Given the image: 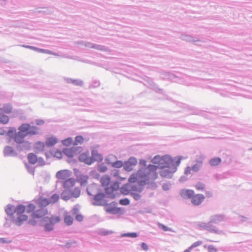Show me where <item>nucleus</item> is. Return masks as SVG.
Listing matches in <instances>:
<instances>
[{"instance_id":"15","label":"nucleus","mask_w":252,"mask_h":252,"mask_svg":"<svg viewBox=\"0 0 252 252\" xmlns=\"http://www.w3.org/2000/svg\"><path fill=\"white\" fill-rule=\"evenodd\" d=\"M91 158L93 159V162L94 160L102 161L103 160L102 156L99 154L95 150L92 151Z\"/></svg>"},{"instance_id":"33","label":"nucleus","mask_w":252,"mask_h":252,"mask_svg":"<svg viewBox=\"0 0 252 252\" xmlns=\"http://www.w3.org/2000/svg\"><path fill=\"white\" fill-rule=\"evenodd\" d=\"M84 141V138L81 136H77L75 137V141L74 144L75 145H77L78 144H81Z\"/></svg>"},{"instance_id":"26","label":"nucleus","mask_w":252,"mask_h":252,"mask_svg":"<svg viewBox=\"0 0 252 252\" xmlns=\"http://www.w3.org/2000/svg\"><path fill=\"white\" fill-rule=\"evenodd\" d=\"M195 189L197 190H204L205 189V185L201 182H198L195 186Z\"/></svg>"},{"instance_id":"41","label":"nucleus","mask_w":252,"mask_h":252,"mask_svg":"<svg viewBox=\"0 0 252 252\" xmlns=\"http://www.w3.org/2000/svg\"><path fill=\"white\" fill-rule=\"evenodd\" d=\"M191 168L190 167H187L186 169H185V174L186 175H188L190 173V172H191Z\"/></svg>"},{"instance_id":"31","label":"nucleus","mask_w":252,"mask_h":252,"mask_svg":"<svg viewBox=\"0 0 252 252\" xmlns=\"http://www.w3.org/2000/svg\"><path fill=\"white\" fill-rule=\"evenodd\" d=\"M72 142H73V141H72V138H68L67 139H65L63 140L62 143L63 145H64L66 146H69L72 144Z\"/></svg>"},{"instance_id":"11","label":"nucleus","mask_w":252,"mask_h":252,"mask_svg":"<svg viewBox=\"0 0 252 252\" xmlns=\"http://www.w3.org/2000/svg\"><path fill=\"white\" fill-rule=\"evenodd\" d=\"M28 159L29 162L32 164L36 163L38 161L39 163H40V165H42L45 164L43 158H39L38 159L37 156L33 153L29 154L28 156Z\"/></svg>"},{"instance_id":"35","label":"nucleus","mask_w":252,"mask_h":252,"mask_svg":"<svg viewBox=\"0 0 252 252\" xmlns=\"http://www.w3.org/2000/svg\"><path fill=\"white\" fill-rule=\"evenodd\" d=\"M31 49H33L35 51H37L39 52H41V53H47V54H50V52L48 50H44V49H37L35 47H29Z\"/></svg>"},{"instance_id":"30","label":"nucleus","mask_w":252,"mask_h":252,"mask_svg":"<svg viewBox=\"0 0 252 252\" xmlns=\"http://www.w3.org/2000/svg\"><path fill=\"white\" fill-rule=\"evenodd\" d=\"M204 247L207 248L209 252H217V249L213 245H205Z\"/></svg>"},{"instance_id":"32","label":"nucleus","mask_w":252,"mask_h":252,"mask_svg":"<svg viewBox=\"0 0 252 252\" xmlns=\"http://www.w3.org/2000/svg\"><path fill=\"white\" fill-rule=\"evenodd\" d=\"M201 165H202V162L201 161L198 162V163L194 164L192 166V167L191 168V169L194 172H197L200 168Z\"/></svg>"},{"instance_id":"50","label":"nucleus","mask_w":252,"mask_h":252,"mask_svg":"<svg viewBox=\"0 0 252 252\" xmlns=\"http://www.w3.org/2000/svg\"><path fill=\"white\" fill-rule=\"evenodd\" d=\"M121 192H122V193H125V194H126V192H125V191H124V188H121Z\"/></svg>"},{"instance_id":"17","label":"nucleus","mask_w":252,"mask_h":252,"mask_svg":"<svg viewBox=\"0 0 252 252\" xmlns=\"http://www.w3.org/2000/svg\"><path fill=\"white\" fill-rule=\"evenodd\" d=\"M97 190V187L95 185L90 186L87 188L88 193L90 195H94L96 192Z\"/></svg>"},{"instance_id":"4","label":"nucleus","mask_w":252,"mask_h":252,"mask_svg":"<svg viewBox=\"0 0 252 252\" xmlns=\"http://www.w3.org/2000/svg\"><path fill=\"white\" fill-rule=\"evenodd\" d=\"M75 180L72 178L63 182L64 190L61 194L63 200L67 201L72 197L77 198L80 196V189L78 187H75Z\"/></svg>"},{"instance_id":"6","label":"nucleus","mask_w":252,"mask_h":252,"mask_svg":"<svg viewBox=\"0 0 252 252\" xmlns=\"http://www.w3.org/2000/svg\"><path fill=\"white\" fill-rule=\"evenodd\" d=\"M111 178L108 175L103 176L100 180L102 186L105 188V193L108 195V197L114 198L115 195L113 194V192L119 189V184L118 182H115L110 187H108Z\"/></svg>"},{"instance_id":"2","label":"nucleus","mask_w":252,"mask_h":252,"mask_svg":"<svg viewBox=\"0 0 252 252\" xmlns=\"http://www.w3.org/2000/svg\"><path fill=\"white\" fill-rule=\"evenodd\" d=\"M35 209V206L33 204H29L25 206L20 204L16 208L11 205H8L6 206L5 210L6 213L9 216H13L14 214H16L17 219L15 220L16 224L21 225L24 221L28 220V217L24 213H32Z\"/></svg>"},{"instance_id":"34","label":"nucleus","mask_w":252,"mask_h":252,"mask_svg":"<svg viewBox=\"0 0 252 252\" xmlns=\"http://www.w3.org/2000/svg\"><path fill=\"white\" fill-rule=\"evenodd\" d=\"M222 217L220 215H216L213 217V218L212 219L211 222H217L219 221H221L222 220Z\"/></svg>"},{"instance_id":"47","label":"nucleus","mask_w":252,"mask_h":252,"mask_svg":"<svg viewBox=\"0 0 252 252\" xmlns=\"http://www.w3.org/2000/svg\"><path fill=\"white\" fill-rule=\"evenodd\" d=\"M7 242L6 240H4V238H0V243H5Z\"/></svg>"},{"instance_id":"22","label":"nucleus","mask_w":252,"mask_h":252,"mask_svg":"<svg viewBox=\"0 0 252 252\" xmlns=\"http://www.w3.org/2000/svg\"><path fill=\"white\" fill-rule=\"evenodd\" d=\"M117 159V157L113 155H110L108 156L106 160L107 163L110 164H112Z\"/></svg>"},{"instance_id":"29","label":"nucleus","mask_w":252,"mask_h":252,"mask_svg":"<svg viewBox=\"0 0 252 252\" xmlns=\"http://www.w3.org/2000/svg\"><path fill=\"white\" fill-rule=\"evenodd\" d=\"M0 122L2 124H6L9 122V118L6 115H1L0 116Z\"/></svg>"},{"instance_id":"28","label":"nucleus","mask_w":252,"mask_h":252,"mask_svg":"<svg viewBox=\"0 0 252 252\" xmlns=\"http://www.w3.org/2000/svg\"><path fill=\"white\" fill-rule=\"evenodd\" d=\"M111 165L116 168H120L123 166V163L120 160H115Z\"/></svg>"},{"instance_id":"39","label":"nucleus","mask_w":252,"mask_h":252,"mask_svg":"<svg viewBox=\"0 0 252 252\" xmlns=\"http://www.w3.org/2000/svg\"><path fill=\"white\" fill-rule=\"evenodd\" d=\"M123 236H128L132 238H135L137 237V235L136 233H129L125 234L123 235Z\"/></svg>"},{"instance_id":"7","label":"nucleus","mask_w":252,"mask_h":252,"mask_svg":"<svg viewBox=\"0 0 252 252\" xmlns=\"http://www.w3.org/2000/svg\"><path fill=\"white\" fill-rule=\"evenodd\" d=\"M159 161L161 162V164L163 163L162 161L165 162L164 165H161L159 167L161 168L159 174L162 177H169L173 173L175 172L176 168L175 167L173 160L171 158H162Z\"/></svg>"},{"instance_id":"37","label":"nucleus","mask_w":252,"mask_h":252,"mask_svg":"<svg viewBox=\"0 0 252 252\" xmlns=\"http://www.w3.org/2000/svg\"><path fill=\"white\" fill-rule=\"evenodd\" d=\"M202 243V241H197V242H195L194 243H193L191 246H190V249H193L195 247H198L200 245H201Z\"/></svg>"},{"instance_id":"3","label":"nucleus","mask_w":252,"mask_h":252,"mask_svg":"<svg viewBox=\"0 0 252 252\" xmlns=\"http://www.w3.org/2000/svg\"><path fill=\"white\" fill-rule=\"evenodd\" d=\"M19 131L16 132L14 128H11L8 131V135L12 138L15 142L22 143L25 137L28 135H33L38 134V128L34 126H31L28 124H23L18 127Z\"/></svg>"},{"instance_id":"43","label":"nucleus","mask_w":252,"mask_h":252,"mask_svg":"<svg viewBox=\"0 0 252 252\" xmlns=\"http://www.w3.org/2000/svg\"><path fill=\"white\" fill-rule=\"evenodd\" d=\"M83 217L81 215H77L76 216V219L79 221H81L83 220Z\"/></svg>"},{"instance_id":"49","label":"nucleus","mask_w":252,"mask_h":252,"mask_svg":"<svg viewBox=\"0 0 252 252\" xmlns=\"http://www.w3.org/2000/svg\"><path fill=\"white\" fill-rule=\"evenodd\" d=\"M118 175V171H116L114 173V176H117Z\"/></svg>"},{"instance_id":"46","label":"nucleus","mask_w":252,"mask_h":252,"mask_svg":"<svg viewBox=\"0 0 252 252\" xmlns=\"http://www.w3.org/2000/svg\"><path fill=\"white\" fill-rule=\"evenodd\" d=\"M107 167L106 166H103L102 167L99 168V170L101 172H104L106 171Z\"/></svg>"},{"instance_id":"8","label":"nucleus","mask_w":252,"mask_h":252,"mask_svg":"<svg viewBox=\"0 0 252 252\" xmlns=\"http://www.w3.org/2000/svg\"><path fill=\"white\" fill-rule=\"evenodd\" d=\"M181 195L185 198H189L191 202L195 206L200 205L205 199V196L200 193L194 194V191L191 189H183L181 191Z\"/></svg>"},{"instance_id":"23","label":"nucleus","mask_w":252,"mask_h":252,"mask_svg":"<svg viewBox=\"0 0 252 252\" xmlns=\"http://www.w3.org/2000/svg\"><path fill=\"white\" fill-rule=\"evenodd\" d=\"M73 218L69 215H66L64 218V222L67 225H71L73 222Z\"/></svg>"},{"instance_id":"44","label":"nucleus","mask_w":252,"mask_h":252,"mask_svg":"<svg viewBox=\"0 0 252 252\" xmlns=\"http://www.w3.org/2000/svg\"><path fill=\"white\" fill-rule=\"evenodd\" d=\"M205 194L207 197H211L212 196V193L210 191H206Z\"/></svg>"},{"instance_id":"36","label":"nucleus","mask_w":252,"mask_h":252,"mask_svg":"<svg viewBox=\"0 0 252 252\" xmlns=\"http://www.w3.org/2000/svg\"><path fill=\"white\" fill-rule=\"evenodd\" d=\"M119 202L121 205H127L129 204V200L128 199L126 198V199H121L120 200Z\"/></svg>"},{"instance_id":"51","label":"nucleus","mask_w":252,"mask_h":252,"mask_svg":"<svg viewBox=\"0 0 252 252\" xmlns=\"http://www.w3.org/2000/svg\"><path fill=\"white\" fill-rule=\"evenodd\" d=\"M157 158H158L157 157H155V158L153 159V162L154 163H156V160L157 159Z\"/></svg>"},{"instance_id":"9","label":"nucleus","mask_w":252,"mask_h":252,"mask_svg":"<svg viewBox=\"0 0 252 252\" xmlns=\"http://www.w3.org/2000/svg\"><path fill=\"white\" fill-rule=\"evenodd\" d=\"M44 222L47 223L45 224L44 227L46 231H49L53 229V225L60 221V218L58 216H53L50 218H44L43 220Z\"/></svg>"},{"instance_id":"40","label":"nucleus","mask_w":252,"mask_h":252,"mask_svg":"<svg viewBox=\"0 0 252 252\" xmlns=\"http://www.w3.org/2000/svg\"><path fill=\"white\" fill-rule=\"evenodd\" d=\"M141 247L144 251H147L148 250V246L145 243H142Z\"/></svg>"},{"instance_id":"48","label":"nucleus","mask_w":252,"mask_h":252,"mask_svg":"<svg viewBox=\"0 0 252 252\" xmlns=\"http://www.w3.org/2000/svg\"><path fill=\"white\" fill-rule=\"evenodd\" d=\"M192 249H190V247L187 250H185L184 252H190Z\"/></svg>"},{"instance_id":"42","label":"nucleus","mask_w":252,"mask_h":252,"mask_svg":"<svg viewBox=\"0 0 252 252\" xmlns=\"http://www.w3.org/2000/svg\"><path fill=\"white\" fill-rule=\"evenodd\" d=\"M4 151L5 153L11 152H12V149L9 146H7L5 148Z\"/></svg>"},{"instance_id":"21","label":"nucleus","mask_w":252,"mask_h":252,"mask_svg":"<svg viewBox=\"0 0 252 252\" xmlns=\"http://www.w3.org/2000/svg\"><path fill=\"white\" fill-rule=\"evenodd\" d=\"M57 138L55 137H50L46 140V144L49 146H53L57 143Z\"/></svg>"},{"instance_id":"5","label":"nucleus","mask_w":252,"mask_h":252,"mask_svg":"<svg viewBox=\"0 0 252 252\" xmlns=\"http://www.w3.org/2000/svg\"><path fill=\"white\" fill-rule=\"evenodd\" d=\"M34 201L40 207V209L34 211L33 210L32 212V219L29 220L28 223L32 225L36 224L35 219L41 218L47 214L48 211L44 207L50 204L49 198H44L42 197L35 199Z\"/></svg>"},{"instance_id":"20","label":"nucleus","mask_w":252,"mask_h":252,"mask_svg":"<svg viewBox=\"0 0 252 252\" xmlns=\"http://www.w3.org/2000/svg\"><path fill=\"white\" fill-rule=\"evenodd\" d=\"M4 112L9 114L12 112V107L10 105L6 104L3 106L2 108H0V113Z\"/></svg>"},{"instance_id":"38","label":"nucleus","mask_w":252,"mask_h":252,"mask_svg":"<svg viewBox=\"0 0 252 252\" xmlns=\"http://www.w3.org/2000/svg\"><path fill=\"white\" fill-rule=\"evenodd\" d=\"M158 226L165 231H169L170 230L167 226L160 223H158Z\"/></svg>"},{"instance_id":"16","label":"nucleus","mask_w":252,"mask_h":252,"mask_svg":"<svg viewBox=\"0 0 252 252\" xmlns=\"http://www.w3.org/2000/svg\"><path fill=\"white\" fill-rule=\"evenodd\" d=\"M63 153L69 158H72L75 154V150L73 148H65L63 150Z\"/></svg>"},{"instance_id":"24","label":"nucleus","mask_w":252,"mask_h":252,"mask_svg":"<svg viewBox=\"0 0 252 252\" xmlns=\"http://www.w3.org/2000/svg\"><path fill=\"white\" fill-rule=\"evenodd\" d=\"M88 179V176H82L80 177L79 178V182H80L81 186L85 185L87 183Z\"/></svg>"},{"instance_id":"10","label":"nucleus","mask_w":252,"mask_h":252,"mask_svg":"<svg viewBox=\"0 0 252 252\" xmlns=\"http://www.w3.org/2000/svg\"><path fill=\"white\" fill-rule=\"evenodd\" d=\"M71 173L67 170H62L58 171L56 174V177L60 182L63 183L70 178Z\"/></svg>"},{"instance_id":"18","label":"nucleus","mask_w":252,"mask_h":252,"mask_svg":"<svg viewBox=\"0 0 252 252\" xmlns=\"http://www.w3.org/2000/svg\"><path fill=\"white\" fill-rule=\"evenodd\" d=\"M44 143L40 141L36 142L34 145V148L37 152L43 151L44 149Z\"/></svg>"},{"instance_id":"1","label":"nucleus","mask_w":252,"mask_h":252,"mask_svg":"<svg viewBox=\"0 0 252 252\" xmlns=\"http://www.w3.org/2000/svg\"><path fill=\"white\" fill-rule=\"evenodd\" d=\"M157 168L156 165H149L147 167L140 169L130 177L128 181L131 183L137 182L140 185L143 186L150 181H154L157 178Z\"/></svg>"},{"instance_id":"19","label":"nucleus","mask_w":252,"mask_h":252,"mask_svg":"<svg viewBox=\"0 0 252 252\" xmlns=\"http://www.w3.org/2000/svg\"><path fill=\"white\" fill-rule=\"evenodd\" d=\"M221 161V159L220 158H215L210 160L209 163L212 166H216L219 165Z\"/></svg>"},{"instance_id":"45","label":"nucleus","mask_w":252,"mask_h":252,"mask_svg":"<svg viewBox=\"0 0 252 252\" xmlns=\"http://www.w3.org/2000/svg\"><path fill=\"white\" fill-rule=\"evenodd\" d=\"M181 159H182L181 158H178L177 160L176 161L175 166H178L180 164Z\"/></svg>"},{"instance_id":"13","label":"nucleus","mask_w":252,"mask_h":252,"mask_svg":"<svg viewBox=\"0 0 252 252\" xmlns=\"http://www.w3.org/2000/svg\"><path fill=\"white\" fill-rule=\"evenodd\" d=\"M137 163V160L136 158H131L129 159L127 162L126 163L125 168L127 171H130L132 169V166L135 165Z\"/></svg>"},{"instance_id":"12","label":"nucleus","mask_w":252,"mask_h":252,"mask_svg":"<svg viewBox=\"0 0 252 252\" xmlns=\"http://www.w3.org/2000/svg\"><path fill=\"white\" fill-rule=\"evenodd\" d=\"M79 160L81 161L84 162L87 164H91L93 162V160L89 157L88 153H84L81 154L79 156Z\"/></svg>"},{"instance_id":"27","label":"nucleus","mask_w":252,"mask_h":252,"mask_svg":"<svg viewBox=\"0 0 252 252\" xmlns=\"http://www.w3.org/2000/svg\"><path fill=\"white\" fill-rule=\"evenodd\" d=\"M52 155L56 158L61 159L62 158V152L58 150H55L52 152Z\"/></svg>"},{"instance_id":"25","label":"nucleus","mask_w":252,"mask_h":252,"mask_svg":"<svg viewBox=\"0 0 252 252\" xmlns=\"http://www.w3.org/2000/svg\"><path fill=\"white\" fill-rule=\"evenodd\" d=\"M59 198V195L57 194H53L50 198L49 200L50 201V204H52L56 202Z\"/></svg>"},{"instance_id":"14","label":"nucleus","mask_w":252,"mask_h":252,"mask_svg":"<svg viewBox=\"0 0 252 252\" xmlns=\"http://www.w3.org/2000/svg\"><path fill=\"white\" fill-rule=\"evenodd\" d=\"M104 197V194L102 193L95 195L94 197V200L95 201L94 204L97 205H102Z\"/></svg>"}]
</instances>
